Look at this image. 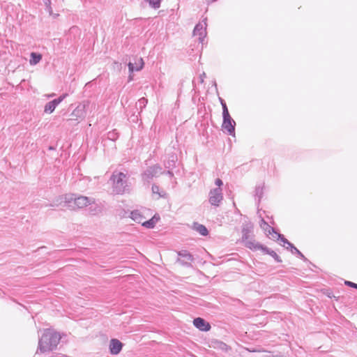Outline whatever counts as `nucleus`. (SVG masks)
Returning <instances> with one entry per match:
<instances>
[{
  "instance_id": "obj_1",
  "label": "nucleus",
  "mask_w": 357,
  "mask_h": 357,
  "mask_svg": "<svg viewBox=\"0 0 357 357\" xmlns=\"http://www.w3.org/2000/svg\"><path fill=\"white\" fill-rule=\"evenodd\" d=\"M60 199L61 200L60 204H51V206H58L63 202L64 204L63 206H68L72 208H75V207L82 208L95 203V199L93 197L77 195L75 194L66 195L63 197H61Z\"/></svg>"
},
{
  "instance_id": "obj_2",
  "label": "nucleus",
  "mask_w": 357,
  "mask_h": 357,
  "mask_svg": "<svg viewBox=\"0 0 357 357\" xmlns=\"http://www.w3.org/2000/svg\"><path fill=\"white\" fill-rule=\"evenodd\" d=\"M60 340L61 336L59 333L47 329L39 339L38 350H39L40 353L52 351L56 347ZM38 352V351H37V353Z\"/></svg>"
},
{
  "instance_id": "obj_3",
  "label": "nucleus",
  "mask_w": 357,
  "mask_h": 357,
  "mask_svg": "<svg viewBox=\"0 0 357 357\" xmlns=\"http://www.w3.org/2000/svg\"><path fill=\"white\" fill-rule=\"evenodd\" d=\"M110 180L112 181V191L116 195H123L130 191L128 176L123 172H114Z\"/></svg>"
},
{
  "instance_id": "obj_4",
  "label": "nucleus",
  "mask_w": 357,
  "mask_h": 357,
  "mask_svg": "<svg viewBox=\"0 0 357 357\" xmlns=\"http://www.w3.org/2000/svg\"><path fill=\"white\" fill-rule=\"evenodd\" d=\"M90 105L91 102L89 100H84L79 102L71 113V116L75 117V120L84 119Z\"/></svg>"
},
{
  "instance_id": "obj_5",
  "label": "nucleus",
  "mask_w": 357,
  "mask_h": 357,
  "mask_svg": "<svg viewBox=\"0 0 357 357\" xmlns=\"http://www.w3.org/2000/svg\"><path fill=\"white\" fill-rule=\"evenodd\" d=\"M163 174L162 167L159 165H154L148 167L142 174V180L150 182L154 177Z\"/></svg>"
},
{
  "instance_id": "obj_6",
  "label": "nucleus",
  "mask_w": 357,
  "mask_h": 357,
  "mask_svg": "<svg viewBox=\"0 0 357 357\" xmlns=\"http://www.w3.org/2000/svg\"><path fill=\"white\" fill-rule=\"evenodd\" d=\"M206 26L207 24L206 18L202 22L196 24L193 31V35L195 36H198V40L202 43L204 42V40L206 36Z\"/></svg>"
},
{
  "instance_id": "obj_7",
  "label": "nucleus",
  "mask_w": 357,
  "mask_h": 357,
  "mask_svg": "<svg viewBox=\"0 0 357 357\" xmlns=\"http://www.w3.org/2000/svg\"><path fill=\"white\" fill-rule=\"evenodd\" d=\"M222 124V130L227 132L229 135L234 136L236 122L231 116H223Z\"/></svg>"
},
{
  "instance_id": "obj_8",
  "label": "nucleus",
  "mask_w": 357,
  "mask_h": 357,
  "mask_svg": "<svg viewBox=\"0 0 357 357\" xmlns=\"http://www.w3.org/2000/svg\"><path fill=\"white\" fill-rule=\"evenodd\" d=\"M223 199L222 189L217 188L209 192V202L211 205L218 206Z\"/></svg>"
},
{
  "instance_id": "obj_9",
  "label": "nucleus",
  "mask_w": 357,
  "mask_h": 357,
  "mask_svg": "<svg viewBox=\"0 0 357 357\" xmlns=\"http://www.w3.org/2000/svg\"><path fill=\"white\" fill-rule=\"evenodd\" d=\"M194 326L202 331H208L211 329V326L208 322L206 321L201 317L195 318L193 320Z\"/></svg>"
},
{
  "instance_id": "obj_10",
  "label": "nucleus",
  "mask_w": 357,
  "mask_h": 357,
  "mask_svg": "<svg viewBox=\"0 0 357 357\" xmlns=\"http://www.w3.org/2000/svg\"><path fill=\"white\" fill-rule=\"evenodd\" d=\"M181 259L178 261L183 265H189L190 261H192L194 258L192 255L187 250H181L178 253Z\"/></svg>"
},
{
  "instance_id": "obj_11",
  "label": "nucleus",
  "mask_w": 357,
  "mask_h": 357,
  "mask_svg": "<svg viewBox=\"0 0 357 357\" xmlns=\"http://www.w3.org/2000/svg\"><path fill=\"white\" fill-rule=\"evenodd\" d=\"M123 347V344L117 339H112L109 344V351L113 355H117L120 353Z\"/></svg>"
},
{
  "instance_id": "obj_12",
  "label": "nucleus",
  "mask_w": 357,
  "mask_h": 357,
  "mask_svg": "<svg viewBox=\"0 0 357 357\" xmlns=\"http://www.w3.org/2000/svg\"><path fill=\"white\" fill-rule=\"evenodd\" d=\"M128 66L130 73H132L134 71H139L142 70L144 66V61L142 58H139L137 59V61H135V64L132 62H129Z\"/></svg>"
},
{
  "instance_id": "obj_13",
  "label": "nucleus",
  "mask_w": 357,
  "mask_h": 357,
  "mask_svg": "<svg viewBox=\"0 0 357 357\" xmlns=\"http://www.w3.org/2000/svg\"><path fill=\"white\" fill-rule=\"evenodd\" d=\"M244 243H245V247H247L251 250H261L263 251V248H264V245L258 243L252 238L245 241Z\"/></svg>"
},
{
  "instance_id": "obj_14",
  "label": "nucleus",
  "mask_w": 357,
  "mask_h": 357,
  "mask_svg": "<svg viewBox=\"0 0 357 357\" xmlns=\"http://www.w3.org/2000/svg\"><path fill=\"white\" fill-rule=\"evenodd\" d=\"M130 218L136 222L142 224L145 219L142 212L139 210H134L130 213Z\"/></svg>"
},
{
  "instance_id": "obj_15",
  "label": "nucleus",
  "mask_w": 357,
  "mask_h": 357,
  "mask_svg": "<svg viewBox=\"0 0 357 357\" xmlns=\"http://www.w3.org/2000/svg\"><path fill=\"white\" fill-rule=\"evenodd\" d=\"M252 232V226L246 225L242 229V241H245L251 238V233Z\"/></svg>"
},
{
  "instance_id": "obj_16",
  "label": "nucleus",
  "mask_w": 357,
  "mask_h": 357,
  "mask_svg": "<svg viewBox=\"0 0 357 357\" xmlns=\"http://www.w3.org/2000/svg\"><path fill=\"white\" fill-rule=\"evenodd\" d=\"M192 227H193L194 230L197 231L202 236H205L208 235V229H206V227L204 225L199 224L198 222H195L193 224Z\"/></svg>"
},
{
  "instance_id": "obj_17",
  "label": "nucleus",
  "mask_w": 357,
  "mask_h": 357,
  "mask_svg": "<svg viewBox=\"0 0 357 357\" xmlns=\"http://www.w3.org/2000/svg\"><path fill=\"white\" fill-rule=\"evenodd\" d=\"M58 105L59 103L55 99L50 101L45 105L44 112L47 114H52Z\"/></svg>"
},
{
  "instance_id": "obj_18",
  "label": "nucleus",
  "mask_w": 357,
  "mask_h": 357,
  "mask_svg": "<svg viewBox=\"0 0 357 357\" xmlns=\"http://www.w3.org/2000/svg\"><path fill=\"white\" fill-rule=\"evenodd\" d=\"M273 238H277L278 240L280 239L281 241V242L283 243L282 245L284 247L286 246V248L287 250L291 248V246L293 245L287 238H285L282 234H280L278 232L275 233V235L273 236Z\"/></svg>"
},
{
  "instance_id": "obj_19",
  "label": "nucleus",
  "mask_w": 357,
  "mask_h": 357,
  "mask_svg": "<svg viewBox=\"0 0 357 357\" xmlns=\"http://www.w3.org/2000/svg\"><path fill=\"white\" fill-rule=\"evenodd\" d=\"M263 252L271 255L273 258H274V259L277 261V262H281L282 261V259H280V257L277 255V253L269 249L267 247H265L263 248Z\"/></svg>"
},
{
  "instance_id": "obj_20",
  "label": "nucleus",
  "mask_w": 357,
  "mask_h": 357,
  "mask_svg": "<svg viewBox=\"0 0 357 357\" xmlns=\"http://www.w3.org/2000/svg\"><path fill=\"white\" fill-rule=\"evenodd\" d=\"M176 160H177L176 156L172 155L169 158V160L165 162V167L169 169H173L175 167Z\"/></svg>"
},
{
  "instance_id": "obj_21",
  "label": "nucleus",
  "mask_w": 357,
  "mask_h": 357,
  "mask_svg": "<svg viewBox=\"0 0 357 357\" xmlns=\"http://www.w3.org/2000/svg\"><path fill=\"white\" fill-rule=\"evenodd\" d=\"M42 59V56L40 54L32 52L31 53L30 63L31 65H36L40 62Z\"/></svg>"
},
{
  "instance_id": "obj_22",
  "label": "nucleus",
  "mask_w": 357,
  "mask_h": 357,
  "mask_svg": "<svg viewBox=\"0 0 357 357\" xmlns=\"http://www.w3.org/2000/svg\"><path fill=\"white\" fill-rule=\"evenodd\" d=\"M263 190H264V187L262 185H257L255 188V197L256 199H258V202H260L261 199L263 197V194H264Z\"/></svg>"
},
{
  "instance_id": "obj_23",
  "label": "nucleus",
  "mask_w": 357,
  "mask_h": 357,
  "mask_svg": "<svg viewBox=\"0 0 357 357\" xmlns=\"http://www.w3.org/2000/svg\"><path fill=\"white\" fill-rule=\"evenodd\" d=\"M148 103V100L145 98H140L136 103V107L141 111L146 107Z\"/></svg>"
},
{
  "instance_id": "obj_24",
  "label": "nucleus",
  "mask_w": 357,
  "mask_h": 357,
  "mask_svg": "<svg viewBox=\"0 0 357 357\" xmlns=\"http://www.w3.org/2000/svg\"><path fill=\"white\" fill-rule=\"evenodd\" d=\"M151 190H152L153 194L158 195L159 197H163L165 195V193L163 191H160L159 186L155 184H153L152 185Z\"/></svg>"
},
{
  "instance_id": "obj_25",
  "label": "nucleus",
  "mask_w": 357,
  "mask_h": 357,
  "mask_svg": "<svg viewBox=\"0 0 357 357\" xmlns=\"http://www.w3.org/2000/svg\"><path fill=\"white\" fill-rule=\"evenodd\" d=\"M262 229L267 234L271 235L272 237L275 235V233H277V231H275V229L273 227H272L271 226H270L268 224L266 227H262Z\"/></svg>"
},
{
  "instance_id": "obj_26",
  "label": "nucleus",
  "mask_w": 357,
  "mask_h": 357,
  "mask_svg": "<svg viewBox=\"0 0 357 357\" xmlns=\"http://www.w3.org/2000/svg\"><path fill=\"white\" fill-rule=\"evenodd\" d=\"M153 8H158L160 6L161 0H145Z\"/></svg>"
},
{
  "instance_id": "obj_27",
  "label": "nucleus",
  "mask_w": 357,
  "mask_h": 357,
  "mask_svg": "<svg viewBox=\"0 0 357 357\" xmlns=\"http://www.w3.org/2000/svg\"><path fill=\"white\" fill-rule=\"evenodd\" d=\"M289 249L292 254H296L303 260H306L305 256L294 245H292Z\"/></svg>"
},
{
  "instance_id": "obj_28",
  "label": "nucleus",
  "mask_w": 357,
  "mask_h": 357,
  "mask_svg": "<svg viewBox=\"0 0 357 357\" xmlns=\"http://www.w3.org/2000/svg\"><path fill=\"white\" fill-rule=\"evenodd\" d=\"M142 226L145 227L146 228L151 229L155 227V223L153 222V220H149L147 221H143Z\"/></svg>"
},
{
  "instance_id": "obj_29",
  "label": "nucleus",
  "mask_w": 357,
  "mask_h": 357,
  "mask_svg": "<svg viewBox=\"0 0 357 357\" xmlns=\"http://www.w3.org/2000/svg\"><path fill=\"white\" fill-rule=\"evenodd\" d=\"M107 137L108 139L114 141L118 138L117 132H116L115 130L109 132L108 133Z\"/></svg>"
},
{
  "instance_id": "obj_30",
  "label": "nucleus",
  "mask_w": 357,
  "mask_h": 357,
  "mask_svg": "<svg viewBox=\"0 0 357 357\" xmlns=\"http://www.w3.org/2000/svg\"><path fill=\"white\" fill-rule=\"evenodd\" d=\"M222 117L227 116H230L226 103H222Z\"/></svg>"
},
{
  "instance_id": "obj_31",
  "label": "nucleus",
  "mask_w": 357,
  "mask_h": 357,
  "mask_svg": "<svg viewBox=\"0 0 357 357\" xmlns=\"http://www.w3.org/2000/svg\"><path fill=\"white\" fill-rule=\"evenodd\" d=\"M67 96L68 93H63L58 98H56L55 100L59 104H60Z\"/></svg>"
},
{
  "instance_id": "obj_32",
  "label": "nucleus",
  "mask_w": 357,
  "mask_h": 357,
  "mask_svg": "<svg viewBox=\"0 0 357 357\" xmlns=\"http://www.w3.org/2000/svg\"><path fill=\"white\" fill-rule=\"evenodd\" d=\"M50 3H51V2L50 0H48L47 1L45 2L46 10L50 13V15H52V7L50 6Z\"/></svg>"
},
{
  "instance_id": "obj_33",
  "label": "nucleus",
  "mask_w": 357,
  "mask_h": 357,
  "mask_svg": "<svg viewBox=\"0 0 357 357\" xmlns=\"http://www.w3.org/2000/svg\"><path fill=\"white\" fill-rule=\"evenodd\" d=\"M345 284L349 286V287H353V288H355V289H357V284L356 283H354L352 282H350V281H346L345 282Z\"/></svg>"
},
{
  "instance_id": "obj_34",
  "label": "nucleus",
  "mask_w": 357,
  "mask_h": 357,
  "mask_svg": "<svg viewBox=\"0 0 357 357\" xmlns=\"http://www.w3.org/2000/svg\"><path fill=\"white\" fill-rule=\"evenodd\" d=\"M215 183L216 185H218V187H220L221 185H222L223 184V182L220 179V178H217L215 181Z\"/></svg>"
},
{
  "instance_id": "obj_35",
  "label": "nucleus",
  "mask_w": 357,
  "mask_h": 357,
  "mask_svg": "<svg viewBox=\"0 0 357 357\" xmlns=\"http://www.w3.org/2000/svg\"><path fill=\"white\" fill-rule=\"evenodd\" d=\"M268 223L262 218L260 221V227L261 228L266 227Z\"/></svg>"
},
{
  "instance_id": "obj_36",
  "label": "nucleus",
  "mask_w": 357,
  "mask_h": 357,
  "mask_svg": "<svg viewBox=\"0 0 357 357\" xmlns=\"http://www.w3.org/2000/svg\"><path fill=\"white\" fill-rule=\"evenodd\" d=\"M206 77V74L205 73H203L202 74L200 75L199 76V79H200V82L201 83H203L204 82V79Z\"/></svg>"
},
{
  "instance_id": "obj_37",
  "label": "nucleus",
  "mask_w": 357,
  "mask_h": 357,
  "mask_svg": "<svg viewBox=\"0 0 357 357\" xmlns=\"http://www.w3.org/2000/svg\"><path fill=\"white\" fill-rule=\"evenodd\" d=\"M163 172V174H166L167 175H168L169 177H172L174 176V174L171 170H168L166 172Z\"/></svg>"
},
{
  "instance_id": "obj_38",
  "label": "nucleus",
  "mask_w": 357,
  "mask_h": 357,
  "mask_svg": "<svg viewBox=\"0 0 357 357\" xmlns=\"http://www.w3.org/2000/svg\"><path fill=\"white\" fill-rule=\"evenodd\" d=\"M220 347L222 349H227V345L226 344H225V343H223V342H220Z\"/></svg>"
},
{
  "instance_id": "obj_39",
  "label": "nucleus",
  "mask_w": 357,
  "mask_h": 357,
  "mask_svg": "<svg viewBox=\"0 0 357 357\" xmlns=\"http://www.w3.org/2000/svg\"><path fill=\"white\" fill-rule=\"evenodd\" d=\"M151 220H153V222L155 225L157 223V222L158 221V220H159V217H157L156 215H154L153 218H151Z\"/></svg>"
},
{
  "instance_id": "obj_40",
  "label": "nucleus",
  "mask_w": 357,
  "mask_h": 357,
  "mask_svg": "<svg viewBox=\"0 0 357 357\" xmlns=\"http://www.w3.org/2000/svg\"><path fill=\"white\" fill-rule=\"evenodd\" d=\"M220 101L221 105H222V103H225V100L222 98H220Z\"/></svg>"
},
{
  "instance_id": "obj_41",
  "label": "nucleus",
  "mask_w": 357,
  "mask_h": 357,
  "mask_svg": "<svg viewBox=\"0 0 357 357\" xmlns=\"http://www.w3.org/2000/svg\"><path fill=\"white\" fill-rule=\"evenodd\" d=\"M54 95H55L54 93H52V94L48 95V97L49 98L53 97Z\"/></svg>"
}]
</instances>
